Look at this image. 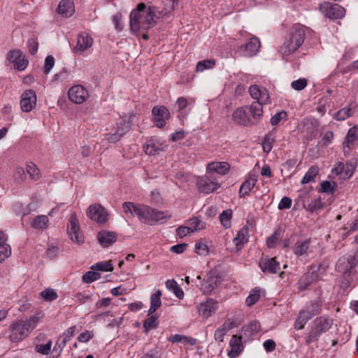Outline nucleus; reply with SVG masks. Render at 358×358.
I'll list each match as a JSON object with an SVG mask.
<instances>
[{
	"label": "nucleus",
	"instance_id": "c85d7f7f",
	"mask_svg": "<svg viewBox=\"0 0 358 358\" xmlns=\"http://www.w3.org/2000/svg\"><path fill=\"white\" fill-rule=\"evenodd\" d=\"M207 169L209 173H216L220 175H225L229 172L230 165L229 163L225 162H211L208 164Z\"/></svg>",
	"mask_w": 358,
	"mask_h": 358
},
{
	"label": "nucleus",
	"instance_id": "58836bf2",
	"mask_svg": "<svg viewBox=\"0 0 358 358\" xmlns=\"http://www.w3.org/2000/svg\"><path fill=\"white\" fill-rule=\"evenodd\" d=\"M322 308V302L320 300H315L311 301L310 304L307 305L305 309L313 316L314 317L316 315H318Z\"/></svg>",
	"mask_w": 358,
	"mask_h": 358
},
{
	"label": "nucleus",
	"instance_id": "39448f33",
	"mask_svg": "<svg viewBox=\"0 0 358 358\" xmlns=\"http://www.w3.org/2000/svg\"><path fill=\"white\" fill-rule=\"evenodd\" d=\"M332 324L333 320L326 317H320L315 320L313 327L306 338V343L310 344L317 341L321 334L327 332L331 327Z\"/></svg>",
	"mask_w": 358,
	"mask_h": 358
},
{
	"label": "nucleus",
	"instance_id": "09e8293b",
	"mask_svg": "<svg viewBox=\"0 0 358 358\" xmlns=\"http://www.w3.org/2000/svg\"><path fill=\"white\" fill-rule=\"evenodd\" d=\"M215 62L214 60L206 59L200 61L197 63L196 69L197 71H203L206 69H211L214 66Z\"/></svg>",
	"mask_w": 358,
	"mask_h": 358
},
{
	"label": "nucleus",
	"instance_id": "338daca9",
	"mask_svg": "<svg viewBox=\"0 0 358 358\" xmlns=\"http://www.w3.org/2000/svg\"><path fill=\"white\" fill-rule=\"evenodd\" d=\"M94 334L92 331L86 330L78 336V341L80 343H86L92 338Z\"/></svg>",
	"mask_w": 358,
	"mask_h": 358
},
{
	"label": "nucleus",
	"instance_id": "393cba45",
	"mask_svg": "<svg viewBox=\"0 0 358 358\" xmlns=\"http://www.w3.org/2000/svg\"><path fill=\"white\" fill-rule=\"evenodd\" d=\"M230 350L228 356L231 358H236L243 350L242 338L241 336L233 335L229 341Z\"/></svg>",
	"mask_w": 358,
	"mask_h": 358
},
{
	"label": "nucleus",
	"instance_id": "412c9836",
	"mask_svg": "<svg viewBox=\"0 0 358 358\" xmlns=\"http://www.w3.org/2000/svg\"><path fill=\"white\" fill-rule=\"evenodd\" d=\"M261 44L256 37L251 38L244 45L241 47V50L245 57H252L259 50Z\"/></svg>",
	"mask_w": 358,
	"mask_h": 358
},
{
	"label": "nucleus",
	"instance_id": "4be33fe9",
	"mask_svg": "<svg viewBox=\"0 0 358 358\" xmlns=\"http://www.w3.org/2000/svg\"><path fill=\"white\" fill-rule=\"evenodd\" d=\"M234 327V322L231 320H227L215 331L214 339L217 342H223L224 336Z\"/></svg>",
	"mask_w": 358,
	"mask_h": 358
},
{
	"label": "nucleus",
	"instance_id": "ea45409f",
	"mask_svg": "<svg viewBox=\"0 0 358 358\" xmlns=\"http://www.w3.org/2000/svg\"><path fill=\"white\" fill-rule=\"evenodd\" d=\"M91 268L94 271H112L113 270V266L110 261H103L96 263L92 266Z\"/></svg>",
	"mask_w": 358,
	"mask_h": 358
},
{
	"label": "nucleus",
	"instance_id": "6ab92c4d",
	"mask_svg": "<svg viewBox=\"0 0 358 358\" xmlns=\"http://www.w3.org/2000/svg\"><path fill=\"white\" fill-rule=\"evenodd\" d=\"M358 141V127H351L345 136L343 142V152L345 156L348 155L354 147L355 143Z\"/></svg>",
	"mask_w": 358,
	"mask_h": 358
},
{
	"label": "nucleus",
	"instance_id": "5701e85b",
	"mask_svg": "<svg viewBox=\"0 0 358 358\" xmlns=\"http://www.w3.org/2000/svg\"><path fill=\"white\" fill-rule=\"evenodd\" d=\"M57 13L64 17H69L75 13L73 0H62L57 7Z\"/></svg>",
	"mask_w": 358,
	"mask_h": 358
},
{
	"label": "nucleus",
	"instance_id": "c9c22d12",
	"mask_svg": "<svg viewBox=\"0 0 358 358\" xmlns=\"http://www.w3.org/2000/svg\"><path fill=\"white\" fill-rule=\"evenodd\" d=\"M48 222L49 219L48 216L41 215L34 217L31 225L34 229H43L47 227Z\"/></svg>",
	"mask_w": 358,
	"mask_h": 358
},
{
	"label": "nucleus",
	"instance_id": "864d4df0",
	"mask_svg": "<svg viewBox=\"0 0 358 358\" xmlns=\"http://www.w3.org/2000/svg\"><path fill=\"white\" fill-rule=\"evenodd\" d=\"M307 80L306 78H299L294 80L291 83L292 87L297 91L303 90L307 86Z\"/></svg>",
	"mask_w": 358,
	"mask_h": 358
},
{
	"label": "nucleus",
	"instance_id": "3c124183",
	"mask_svg": "<svg viewBox=\"0 0 358 358\" xmlns=\"http://www.w3.org/2000/svg\"><path fill=\"white\" fill-rule=\"evenodd\" d=\"M41 296L46 301H53L57 298V294L52 289H45L41 293Z\"/></svg>",
	"mask_w": 358,
	"mask_h": 358
},
{
	"label": "nucleus",
	"instance_id": "bf43d9fd",
	"mask_svg": "<svg viewBox=\"0 0 358 358\" xmlns=\"http://www.w3.org/2000/svg\"><path fill=\"white\" fill-rule=\"evenodd\" d=\"M55 65V59L52 55H48L45 59L44 72L48 74Z\"/></svg>",
	"mask_w": 358,
	"mask_h": 358
},
{
	"label": "nucleus",
	"instance_id": "c756f323",
	"mask_svg": "<svg viewBox=\"0 0 358 358\" xmlns=\"http://www.w3.org/2000/svg\"><path fill=\"white\" fill-rule=\"evenodd\" d=\"M248 229L246 227L241 228L234 238L233 242L238 250L241 249L248 241Z\"/></svg>",
	"mask_w": 358,
	"mask_h": 358
},
{
	"label": "nucleus",
	"instance_id": "7c9ffc66",
	"mask_svg": "<svg viewBox=\"0 0 358 358\" xmlns=\"http://www.w3.org/2000/svg\"><path fill=\"white\" fill-rule=\"evenodd\" d=\"M313 317L305 308L301 310L294 322V329H302L308 320Z\"/></svg>",
	"mask_w": 358,
	"mask_h": 358
},
{
	"label": "nucleus",
	"instance_id": "37998d69",
	"mask_svg": "<svg viewBox=\"0 0 358 358\" xmlns=\"http://www.w3.org/2000/svg\"><path fill=\"white\" fill-rule=\"evenodd\" d=\"M188 225L193 232L205 228V223L201 222L198 217H193L189 220Z\"/></svg>",
	"mask_w": 358,
	"mask_h": 358
},
{
	"label": "nucleus",
	"instance_id": "f257e3e1",
	"mask_svg": "<svg viewBox=\"0 0 358 358\" xmlns=\"http://www.w3.org/2000/svg\"><path fill=\"white\" fill-rule=\"evenodd\" d=\"M158 13L159 10L155 6H147L145 3H138L129 15L130 30L132 34H137L153 27L157 24Z\"/></svg>",
	"mask_w": 358,
	"mask_h": 358
},
{
	"label": "nucleus",
	"instance_id": "8fccbe9b",
	"mask_svg": "<svg viewBox=\"0 0 358 358\" xmlns=\"http://www.w3.org/2000/svg\"><path fill=\"white\" fill-rule=\"evenodd\" d=\"M157 317L155 316H151L146 319L143 322V328L146 332L151 329H154L157 327Z\"/></svg>",
	"mask_w": 358,
	"mask_h": 358
},
{
	"label": "nucleus",
	"instance_id": "2eb2a0df",
	"mask_svg": "<svg viewBox=\"0 0 358 358\" xmlns=\"http://www.w3.org/2000/svg\"><path fill=\"white\" fill-rule=\"evenodd\" d=\"M8 59L13 64L14 67L18 71L24 70L28 64V60L23 55L22 51L19 50L10 51L8 54Z\"/></svg>",
	"mask_w": 358,
	"mask_h": 358
},
{
	"label": "nucleus",
	"instance_id": "6e6552de",
	"mask_svg": "<svg viewBox=\"0 0 358 358\" xmlns=\"http://www.w3.org/2000/svg\"><path fill=\"white\" fill-rule=\"evenodd\" d=\"M320 10L324 16L330 19H341L345 14L343 7L328 1L323 2L320 5Z\"/></svg>",
	"mask_w": 358,
	"mask_h": 358
},
{
	"label": "nucleus",
	"instance_id": "e433bc0d",
	"mask_svg": "<svg viewBox=\"0 0 358 358\" xmlns=\"http://www.w3.org/2000/svg\"><path fill=\"white\" fill-rule=\"evenodd\" d=\"M319 173V169L317 166H311L303 177L301 182V184H306L310 182H315V178Z\"/></svg>",
	"mask_w": 358,
	"mask_h": 358
},
{
	"label": "nucleus",
	"instance_id": "f704fd0d",
	"mask_svg": "<svg viewBox=\"0 0 358 358\" xmlns=\"http://www.w3.org/2000/svg\"><path fill=\"white\" fill-rule=\"evenodd\" d=\"M257 182L255 177H250L246 180L241 185L239 189L240 196L243 197L248 194L251 189L255 187Z\"/></svg>",
	"mask_w": 358,
	"mask_h": 358
},
{
	"label": "nucleus",
	"instance_id": "dca6fc26",
	"mask_svg": "<svg viewBox=\"0 0 358 358\" xmlns=\"http://www.w3.org/2000/svg\"><path fill=\"white\" fill-rule=\"evenodd\" d=\"M217 308L218 302L210 298L201 303L197 307L199 314L206 319L210 317Z\"/></svg>",
	"mask_w": 358,
	"mask_h": 358
},
{
	"label": "nucleus",
	"instance_id": "cd10ccee",
	"mask_svg": "<svg viewBox=\"0 0 358 358\" xmlns=\"http://www.w3.org/2000/svg\"><path fill=\"white\" fill-rule=\"evenodd\" d=\"M133 115H124L120 122L117 123L116 130L120 132L122 136L127 134L133 124Z\"/></svg>",
	"mask_w": 358,
	"mask_h": 358
},
{
	"label": "nucleus",
	"instance_id": "603ef678",
	"mask_svg": "<svg viewBox=\"0 0 358 358\" xmlns=\"http://www.w3.org/2000/svg\"><path fill=\"white\" fill-rule=\"evenodd\" d=\"M189 104V102L187 99V98L184 96L179 97L176 103L173 105V108L177 110L180 111L182 110L187 107Z\"/></svg>",
	"mask_w": 358,
	"mask_h": 358
},
{
	"label": "nucleus",
	"instance_id": "aec40b11",
	"mask_svg": "<svg viewBox=\"0 0 358 358\" xmlns=\"http://www.w3.org/2000/svg\"><path fill=\"white\" fill-rule=\"evenodd\" d=\"M232 119L236 124L244 126L255 123L252 121L248 113V106H243L236 109L232 114Z\"/></svg>",
	"mask_w": 358,
	"mask_h": 358
},
{
	"label": "nucleus",
	"instance_id": "a211bd4d",
	"mask_svg": "<svg viewBox=\"0 0 358 358\" xmlns=\"http://www.w3.org/2000/svg\"><path fill=\"white\" fill-rule=\"evenodd\" d=\"M92 43V38L87 33L81 32L78 36L76 45L73 48V51L77 54H82L89 49Z\"/></svg>",
	"mask_w": 358,
	"mask_h": 358
},
{
	"label": "nucleus",
	"instance_id": "c03bdc74",
	"mask_svg": "<svg viewBox=\"0 0 358 358\" xmlns=\"http://www.w3.org/2000/svg\"><path fill=\"white\" fill-rule=\"evenodd\" d=\"M52 341L49 340L45 344H36L34 350L39 354L48 355L51 350Z\"/></svg>",
	"mask_w": 358,
	"mask_h": 358
},
{
	"label": "nucleus",
	"instance_id": "4c0bfd02",
	"mask_svg": "<svg viewBox=\"0 0 358 358\" xmlns=\"http://www.w3.org/2000/svg\"><path fill=\"white\" fill-rule=\"evenodd\" d=\"M232 210L227 209L220 215V220L225 229H229L231 225Z\"/></svg>",
	"mask_w": 358,
	"mask_h": 358
},
{
	"label": "nucleus",
	"instance_id": "473e14b6",
	"mask_svg": "<svg viewBox=\"0 0 358 358\" xmlns=\"http://www.w3.org/2000/svg\"><path fill=\"white\" fill-rule=\"evenodd\" d=\"M162 292L158 289L150 296V306L148 310V315H152L162 305Z\"/></svg>",
	"mask_w": 358,
	"mask_h": 358
},
{
	"label": "nucleus",
	"instance_id": "f8f14e48",
	"mask_svg": "<svg viewBox=\"0 0 358 358\" xmlns=\"http://www.w3.org/2000/svg\"><path fill=\"white\" fill-rule=\"evenodd\" d=\"M87 215L89 218L99 224H103L108 220V213L106 209L100 204L90 205L87 208Z\"/></svg>",
	"mask_w": 358,
	"mask_h": 358
},
{
	"label": "nucleus",
	"instance_id": "79ce46f5",
	"mask_svg": "<svg viewBox=\"0 0 358 358\" xmlns=\"http://www.w3.org/2000/svg\"><path fill=\"white\" fill-rule=\"evenodd\" d=\"M144 151L147 155H155L159 154L161 150L153 141H149L144 145Z\"/></svg>",
	"mask_w": 358,
	"mask_h": 358
},
{
	"label": "nucleus",
	"instance_id": "a18cd8bd",
	"mask_svg": "<svg viewBox=\"0 0 358 358\" xmlns=\"http://www.w3.org/2000/svg\"><path fill=\"white\" fill-rule=\"evenodd\" d=\"M336 187V183L335 182H330L328 180L323 181L321 183V192L327 194H333Z\"/></svg>",
	"mask_w": 358,
	"mask_h": 358
},
{
	"label": "nucleus",
	"instance_id": "ddd939ff",
	"mask_svg": "<svg viewBox=\"0 0 358 358\" xmlns=\"http://www.w3.org/2000/svg\"><path fill=\"white\" fill-rule=\"evenodd\" d=\"M248 91L251 97L257 100L256 103L262 104H268L271 103L269 94L265 87L253 85L249 87Z\"/></svg>",
	"mask_w": 358,
	"mask_h": 358
},
{
	"label": "nucleus",
	"instance_id": "4468645a",
	"mask_svg": "<svg viewBox=\"0 0 358 358\" xmlns=\"http://www.w3.org/2000/svg\"><path fill=\"white\" fill-rule=\"evenodd\" d=\"M156 126L162 128L166 125V120L170 117V112L164 106H156L152 110Z\"/></svg>",
	"mask_w": 358,
	"mask_h": 358
},
{
	"label": "nucleus",
	"instance_id": "1a4fd4ad",
	"mask_svg": "<svg viewBox=\"0 0 358 358\" xmlns=\"http://www.w3.org/2000/svg\"><path fill=\"white\" fill-rule=\"evenodd\" d=\"M196 279L201 282L199 289L204 294H211L216 289L220 282L219 277L217 275L216 272L213 271H210L207 273L203 282H201V275H197Z\"/></svg>",
	"mask_w": 358,
	"mask_h": 358
},
{
	"label": "nucleus",
	"instance_id": "13d9d810",
	"mask_svg": "<svg viewBox=\"0 0 358 358\" xmlns=\"http://www.w3.org/2000/svg\"><path fill=\"white\" fill-rule=\"evenodd\" d=\"M322 207V201L318 199H315L312 200L311 202L308 204L306 209L310 212H314L318 209H320Z\"/></svg>",
	"mask_w": 358,
	"mask_h": 358
},
{
	"label": "nucleus",
	"instance_id": "f03ea898",
	"mask_svg": "<svg viewBox=\"0 0 358 358\" xmlns=\"http://www.w3.org/2000/svg\"><path fill=\"white\" fill-rule=\"evenodd\" d=\"M124 213L127 217L137 216L138 218L145 224H152L154 222H160L169 217L164 212L157 211L147 206L135 204L132 202H124L122 204Z\"/></svg>",
	"mask_w": 358,
	"mask_h": 358
},
{
	"label": "nucleus",
	"instance_id": "7ed1b4c3",
	"mask_svg": "<svg viewBox=\"0 0 358 358\" xmlns=\"http://www.w3.org/2000/svg\"><path fill=\"white\" fill-rule=\"evenodd\" d=\"M306 27L301 24H295L290 30L289 36L280 47L279 52L283 57L295 52L303 43Z\"/></svg>",
	"mask_w": 358,
	"mask_h": 358
},
{
	"label": "nucleus",
	"instance_id": "e2e57ef3",
	"mask_svg": "<svg viewBox=\"0 0 358 358\" xmlns=\"http://www.w3.org/2000/svg\"><path fill=\"white\" fill-rule=\"evenodd\" d=\"M76 331V326H72L66 329L61 338L65 341L68 342L71 337H73Z\"/></svg>",
	"mask_w": 358,
	"mask_h": 358
},
{
	"label": "nucleus",
	"instance_id": "69168bd1",
	"mask_svg": "<svg viewBox=\"0 0 358 358\" xmlns=\"http://www.w3.org/2000/svg\"><path fill=\"white\" fill-rule=\"evenodd\" d=\"M273 141V138L270 134L265 136L264 141L263 142V150L264 152H269L271 150Z\"/></svg>",
	"mask_w": 358,
	"mask_h": 358
},
{
	"label": "nucleus",
	"instance_id": "49530a36",
	"mask_svg": "<svg viewBox=\"0 0 358 358\" xmlns=\"http://www.w3.org/2000/svg\"><path fill=\"white\" fill-rule=\"evenodd\" d=\"M101 277L100 273L94 271H90L86 272L82 277L83 280L86 283H90L98 279H99Z\"/></svg>",
	"mask_w": 358,
	"mask_h": 358
},
{
	"label": "nucleus",
	"instance_id": "6e6d98bb",
	"mask_svg": "<svg viewBox=\"0 0 358 358\" xmlns=\"http://www.w3.org/2000/svg\"><path fill=\"white\" fill-rule=\"evenodd\" d=\"M54 79L61 82H67L70 79V73L67 69H63L62 71L54 76Z\"/></svg>",
	"mask_w": 358,
	"mask_h": 358
},
{
	"label": "nucleus",
	"instance_id": "4d7b16f0",
	"mask_svg": "<svg viewBox=\"0 0 358 358\" xmlns=\"http://www.w3.org/2000/svg\"><path fill=\"white\" fill-rule=\"evenodd\" d=\"M11 255V248L10 245L0 246V263L4 261Z\"/></svg>",
	"mask_w": 358,
	"mask_h": 358
},
{
	"label": "nucleus",
	"instance_id": "9b49d317",
	"mask_svg": "<svg viewBox=\"0 0 358 358\" xmlns=\"http://www.w3.org/2000/svg\"><path fill=\"white\" fill-rule=\"evenodd\" d=\"M37 96L33 90H24L20 96V108L23 112L29 113L35 108L36 106Z\"/></svg>",
	"mask_w": 358,
	"mask_h": 358
},
{
	"label": "nucleus",
	"instance_id": "0e129e2a",
	"mask_svg": "<svg viewBox=\"0 0 358 358\" xmlns=\"http://www.w3.org/2000/svg\"><path fill=\"white\" fill-rule=\"evenodd\" d=\"M177 236L180 238H182L188 234L193 233L192 230L188 226H181L179 227L176 230Z\"/></svg>",
	"mask_w": 358,
	"mask_h": 358
},
{
	"label": "nucleus",
	"instance_id": "a878e982",
	"mask_svg": "<svg viewBox=\"0 0 358 358\" xmlns=\"http://www.w3.org/2000/svg\"><path fill=\"white\" fill-rule=\"evenodd\" d=\"M259 266L264 273H276L280 269V264L275 258H266L262 260Z\"/></svg>",
	"mask_w": 358,
	"mask_h": 358
},
{
	"label": "nucleus",
	"instance_id": "9d476101",
	"mask_svg": "<svg viewBox=\"0 0 358 358\" xmlns=\"http://www.w3.org/2000/svg\"><path fill=\"white\" fill-rule=\"evenodd\" d=\"M90 96L87 90L81 85H76L69 88L68 97L69 100L76 104H82Z\"/></svg>",
	"mask_w": 358,
	"mask_h": 358
},
{
	"label": "nucleus",
	"instance_id": "423d86ee",
	"mask_svg": "<svg viewBox=\"0 0 358 358\" xmlns=\"http://www.w3.org/2000/svg\"><path fill=\"white\" fill-rule=\"evenodd\" d=\"M357 165L356 160L348 161L345 164L338 162L332 169L331 173L340 176L343 180H346L352 176Z\"/></svg>",
	"mask_w": 358,
	"mask_h": 358
},
{
	"label": "nucleus",
	"instance_id": "052dcab7",
	"mask_svg": "<svg viewBox=\"0 0 358 358\" xmlns=\"http://www.w3.org/2000/svg\"><path fill=\"white\" fill-rule=\"evenodd\" d=\"M259 293L258 291H254L250 293L246 298L245 303L248 306H251L255 304L259 299Z\"/></svg>",
	"mask_w": 358,
	"mask_h": 358
},
{
	"label": "nucleus",
	"instance_id": "a19ab883",
	"mask_svg": "<svg viewBox=\"0 0 358 358\" xmlns=\"http://www.w3.org/2000/svg\"><path fill=\"white\" fill-rule=\"evenodd\" d=\"M27 172L33 180H37L40 178V171L36 165L34 163H29L27 165Z\"/></svg>",
	"mask_w": 358,
	"mask_h": 358
},
{
	"label": "nucleus",
	"instance_id": "680f3d73",
	"mask_svg": "<svg viewBox=\"0 0 358 358\" xmlns=\"http://www.w3.org/2000/svg\"><path fill=\"white\" fill-rule=\"evenodd\" d=\"M122 136H123L116 130L115 133L107 134L105 136V139L109 143H115L119 141Z\"/></svg>",
	"mask_w": 358,
	"mask_h": 358
},
{
	"label": "nucleus",
	"instance_id": "f3484780",
	"mask_svg": "<svg viewBox=\"0 0 358 358\" xmlns=\"http://www.w3.org/2000/svg\"><path fill=\"white\" fill-rule=\"evenodd\" d=\"M198 189L203 194H210L220 187V184L207 177L199 178L196 180Z\"/></svg>",
	"mask_w": 358,
	"mask_h": 358
},
{
	"label": "nucleus",
	"instance_id": "de8ad7c7",
	"mask_svg": "<svg viewBox=\"0 0 358 358\" xmlns=\"http://www.w3.org/2000/svg\"><path fill=\"white\" fill-rule=\"evenodd\" d=\"M287 117V113L284 110H282L276 113L274 115H273L271 118L270 122L273 126H276L280 122V121L286 120Z\"/></svg>",
	"mask_w": 358,
	"mask_h": 358
},
{
	"label": "nucleus",
	"instance_id": "2f4dec72",
	"mask_svg": "<svg viewBox=\"0 0 358 358\" xmlns=\"http://www.w3.org/2000/svg\"><path fill=\"white\" fill-rule=\"evenodd\" d=\"M263 105L259 103L253 102L250 106H248V113L252 120H258L262 117Z\"/></svg>",
	"mask_w": 358,
	"mask_h": 358
},
{
	"label": "nucleus",
	"instance_id": "0eeeda50",
	"mask_svg": "<svg viewBox=\"0 0 358 358\" xmlns=\"http://www.w3.org/2000/svg\"><path fill=\"white\" fill-rule=\"evenodd\" d=\"M67 233L72 241L78 245L83 243L84 236L80 231L79 221L75 213L72 214L69 220Z\"/></svg>",
	"mask_w": 358,
	"mask_h": 358
},
{
	"label": "nucleus",
	"instance_id": "b1692460",
	"mask_svg": "<svg viewBox=\"0 0 358 358\" xmlns=\"http://www.w3.org/2000/svg\"><path fill=\"white\" fill-rule=\"evenodd\" d=\"M357 107L356 102H350L346 107H344L337 111L334 117L338 121H343L351 117L355 112Z\"/></svg>",
	"mask_w": 358,
	"mask_h": 358
},
{
	"label": "nucleus",
	"instance_id": "20e7f679",
	"mask_svg": "<svg viewBox=\"0 0 358 358\" xmlns=\"http://www.w3.org/2000/svg\"><path fill=\"white\" fill-rule=\"evenodd\" d=\"M38 322L36 316L30 317L26 320H20L10 326L9 338L12 342H19L25 338L35 329Z\"/></svg>",
	"mask_w": 358,
	"mask_h": 358
},
{
	"label": "nucleus",
	"instance_id": "72a5a7b5",
	"mask_svg": "<svg viewBox=\"0 0 358 358\" xmlns=\"http://www.w3.org/2000/svg\"><path fill=\"white\" fill-rule=\"evenodd\" d=\"M310 244V239H305V240H299L298 241L293 248L294 253L297 256H302L305 255Z\"/></svg>",
	"mask_w": 358,
	"mask_h": 358
},
{
	"label": "nucleus",
	"instance_id": "774afa93",
	"mask_svg": "<svg viewBox=\"0 0 358 358\" xmlns=\"http://www.w3.org/2000/svg\"><path fill=\"white\" fill-rule=\"evenodd\" d=\"M141 358H161L160 350L154 348L145 353Z\"/></svg>",
	"mask_w": 358,
	"mask_h": 358
},
{
	"label": "nucleus",
	"instance_id": "bb28decb",
	"mask_svg": "<svg viewBox=\"0 0 358 358\" xmlns=\"http://www.w3.org/2000/svg\"><path fill=\"white\" fill-rule=\"evenodd\" d=\"M97 238L103 247H108L116 241L117 235L112 231H101L97 235Z\"/></svg>",
	"mask_w": 358,
	"mask_h": 358
},
{
	"label": "nucleus",
	"instance_id": "5fc2aeb1",
	"mask_svg": "<svg viewBox=\"0 0 358 358\" xmlns=\"http://www.w3.org/2000/svg\"><path fill=\"white\" fill-rule=\"evenodd\" d=\"M310 283V274L306 273L299 280V289L301 290H304Z\"/></svg>",
	"mask_w": 358,
	"mask_h": 358
}]
</instances>
